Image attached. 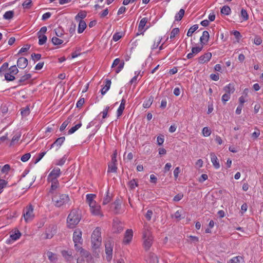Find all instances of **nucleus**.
Here are the masks:
<instances>
[{
    "label": "nucleus",
    "mask_w": 263,
    "mask_h": 263,
    "mask_svg": "<svg viewBox=\"0 0 263 263\" xmlns=\"http://www.w3.org/2000/svg\"><path fill=\"white\" fill-rule=\"evenodd\" d=\"M96 195L93 194H89L86 195V200L88 203L90 207H92L94 206L95 203L96 202L94 200V199L96 198Z\"/></svg>",
    "instance_id": "17"
},
{
    "label": "nucleus",
    "mask_w": 263,
    "mask_h": 263,
    "mask_svg": "<svg viewBox=\"0 0 263 263\" xmlns=\"http://www.w3.org/2000/svg\"><path fill=\"white\" fill-rule=\"evenodd\" d=\"M79 22V26L78 29V32L82 33L86 27V24L83 20H80Z\"/></svg>",
    "instance_id": "23"
},
{
    "label": "nucleus",
    "mask_w": 263,
    "mask_h": 263,
    "mask_svg": "<svg viewBox=\"0 0 263 263\" xmlns=\"http://www.w3.org/2000/svg\"><path fill=\"white\" fill-rule=\"evenodd\" d=\"M39 37V44L40 45H44L47 41V37L46 35L44 34H39L38 35Z\"/></svg>",
    "instance_id": "33"
},
{
    "label": "nucleus",
    "mask_w": 263,
    "mask_h": 263,
    "mask_svg": "<svg viewBox=\"0 0 263 263\" xmlns=\"http://www.w3.org/2000/svg\"><path fill=\"white\" fill-rule=\"evenodd\" d=\"M81 219V216L76 210H72L68 215L67 222L68 227L69 228H73L77 225Z\"/></svg>",
    "instance_id": "1"
},
{
    "label": "nucleus",
    "mask_w": 263,
    "mask_h": 263,
    "mask_svg": "<svg viewBox=\"0 0 263 263\" xmlns=\"http://www.w3.org/2000/svg\"><path fill=\"white\" fill-rule=\"evenodd\" d=\"M21 137V134L20 132L16 133L13 137L10 146L15 144L17 143Z\"/></svg>",
    "instance_id": "27"
},
{
    "label": "nucleus",
    "mask_w": 263,
    "mask_h": 263,
    "mask_svg": "<svg viewBox=\"0 0 263 263\" xmlns=\"http://www.w3.org/2000/svg\"><path fill=\"white\" fill-rule=\"evenodd\" d=\"M111 81L110 80H107L106 81V84L105 86L101 89V94L104 95L109 90L111 85Z\"/></svg>",
    "instance_id": "25"
},
{
    "label": "nucleus",
    "mask_w": 263,
    "mask_h": 263,
    "mask_svg": "<svg viewBox=\"0 0 263 263\" xmlns=\"http://www.w3.org/2000/svg\"><path fill=\"white\" fill-rule=\"evenodd\" d=\"M32 5V1L31 0H26L22 4L23 7L26 9H29Z\"/></svg>",
    "instance_id": "49"
},
{
    "label": "nucleus",
    "mask_w": 263,
    "mask_h": 263,
    "mask_svg": "<svg viewBox=\"0 0 263 263\" xmlns=\"http://www.w3.org/2000/svg\"><path fill=\"white\" fill-rule=\"evenodd\" d=\"M185 11L183 9H181L176 14L175 16V21H179L181 20L184 15Z\"/></svg>",
    "instance_id": "28"
},
{
    "label": "nucleus",
    "mask_w": 263,
    "mask_h": 263,
    "mask_svg": "<svg viewBox=\"0 0 263 263\" xmlns=\"http://www.w3.org/2000/svg\"><path fill=\"white\" fill-rule=\"evenodd\" d=\"M202 133L204 136L208 137L211 135V130L207 127H205L202 129Z\"/></svg>",
    "instance_id": "56"
},
{
    "label": "nucleus",
    "mask_w": 263,
    "mask_h": 263,
    "mask_svg": "<svg viewBox=\"0 0 263 263\" xmlns=\"http://www.w3.org/2000/svg\"><path fill=\"white\" fill-rule=\"evenodd\" d=\"M82 126L81 123H79L76 125L74 126L71 127L69 130H68V134H72L74 133L77 130H78L79 128H80Z\"/></svg>",
    "instance_id": "41"
},
{
    "label": "nucleus",
    "mask_w": 263,
    "mask_h": 263,
    "mask_svg": "<svg viewBox=\"0 0 263 263\" xmlns=\"http://www.w3.org/2000/svg\"><path fill=\"white\" fill-rule=\"evenodd\" d=\"M230 95L229 94L224 93L222 96V98H221L222 103L224 104H225L226 103V102L230 99Z\"/></svg>",
    "instance_id": "53"
},
{
    "label": "nucleus",
    "mask_w": 263,
    "mask_h": 263,
    "mask_svg": "<svg viewBox=\"0 0 263 263\" xmlns=\"http://www.w3.org/2000/svg\"><path fill=\"white\" fill-rule=\"evenodd\" d=\"M164 136L161 135L157 137V141L158 145L160 146L162 145L164 142Z\"/></svg>",
    "instance_id": "54"
},
{
    "label": "nucleus",
    "mask_w": 263,
    "mask_h": 263,
    "mask_svg": "<svg viewBox=\"0 0 263 263\" xmlns=\"http://www.w3.org/2000/svg\"><path fill=\"white\" fill-rule=\"evenodd\" d=\"M225 93H228L230 95L233 93L235 91V88L233 84L230 83L223 88Z\"/></svg>",
    "instance_id": "22"
},
{
    "label": "nucleus",
    "mask_w": 263,
    "mask_h": 263,
    "mask_svg": "<svg viewBox=\"0 0 263 263\" xmlns=\"http://www.w3.org/2000/svg\"><path fill=\"white\" fill-rule=\"evenodd\" d=\"M82 256L85 257V258H90L91 259H92L93 258L92 257V256L91 255V254H90V253L87 251H84L83 250V249H82Z\"/></svg>",
    "instance_id": "52"
},
{
    "label": "nucleus",
    "mask_w": 263,
    "mask_h": 263,
    "mask_svg": "<svg viewBox=\"0 0 263 263\" xmlns=\"http://www.w3.org/2000/svg\"><path fill=\"white\" fill-rule=\"evenodd\" d=\"M48 181L51 182V185L49 193L53 194L54 191L59 187V184L58 180H48Z\"/></svg>",
    "instance_id": "15"
},
{
    "label": "nucleus",
    "mask_w": 263,
    "mask_h": 263,
    "mask_svg": "<svg viewBox=\"0 0 263 263\" xmlns=\"http://www.w3.org/2000/svg\"><path fill=\"white\" fill-rule=\"evenodd\" d=\"M51 41H52V43H53V44H54L55 45H60L63 43V40L59 39V38H58L55 36H54L52 38Z\"/></svg>",
    "instance_id": "44"
},
{
    "label": "nucleus",
    "mask_w": 263,
    "mask_h": 263,
    "mask_svg": "<svg viewBox=\"0 0 263 263\" xmlns=\"http://www.w3.org/2000/svg\"><path fill=\"white\" fill-rule=\"evenodd\" d=\"M30 156H31V155L29 153L25 154V155L22 156V157H21V160L23 162H26L30 158Z\"/></svg>",
    "instance_id": "59"
},
{
    "label": "nucleus",
    "mask_w": 263,
    "mask_h": 263,
    "mask_svg": "<svg viewBox=\"0 0 263 263\" xmlns=\"http://www.w3.org/2000/svg\"><path fill=\"white\" fill-rule=\"evenodd\" d=\"M48 259L50 261L54 262L57 260L56 255L50 251H48L46 253Z\"/></svg>",
    "instance_id": "32"
},
{
    "label": "nucleus",
    "mask_w": 263,
    "mask_h": 263,
    "mask_svg": "<svg viewBox=\"0 0 263 263\" xmlns=\"http://www.w3.org/2000/svg\"><path fill=\"white\" fill-rule=\"evenodd\" d=\"M28 64V60L24 57L20 58L17 61V65L18 68L24 69Z\"/></svg>",
    "instance_id": "12"
},
{
    "label": "nucleus",
    "mask_w": 263,
    "mask_h": 263,
    "mask_svg": "<svg viewBox=\"0 0 263 263\" xmlns=\"http://www.w3.org/2000/svg\"><path fill=\"white\" fill-rule=\"evenodd\" d=\"M34 217L33 208L31 205L27 206L24 210V217L26 222L30 221Z\"/></svg>",
    "instance_id": "4"
},
{
    "label": "nucleus",
    "mask_w": 263,
    "mask_h": 263,
    "mask_svg": "<svg viewBox=\"0 0 263 263\" xmlns=\"http://www.w3.org/2000/svg\"><path fill=\"white\" fill-rule=\"evenodd\" d=\"M113 245L111 241L108 240L105 243V253L106 254V259L110 261L112 258Z\"/></svg>",
    "instance_id": "5"
},
{
    "label": "nucleus",
    "mask_w": 263,
    "mask_h": 263,
    "mask_svg": "<svg viewBox=\"0 0 263 263\" xmlns=\"http://www.w3.org/2000/svg\"><path fill=\"white\" fill-rule=\"evenodd\" d=\"M122 37V35L120 32L116 33L114 34L112 39L114 41L117 42Z\"/></svg>",
    "instance_id": "57"
},
{
    "label": "nucleus",
    "mask_w": 263,
    "mask_h": 263,
    "mask_svg": "<svg viewBox=\"0 0 263 263\" xmlns=\"http://www.w3.org/2000/svg\"><path fill=\"white\" fill-rule=\"evenodd\" d=\"M31 77V75L30 73L26 74L22 77H21V78L18 80V82L21 84L22 83H24L26 81L30 79Z\"/></svg>",
    "instance_id": "38"
},
{
    "label": "nucleus",
    "mask_w": 263,
    "mask_h": 263,
    "mask_svg": "<svg viewBox=\"0 0 263 263\" xmlns=\"http://www.w3.org/2000/svg\"><path fill=\"white\" fill-rule=\"evenodd\" d=\"M46 153V152H44L39 154L38 157L35 160V163H37L38 162H39L42 159V158L45 156Z\"/></svg>",
    "instance_id": "60"
},
{
    "label": "nucleus",
    "mask_w": 263,
    "mask_h": 263,
    "mask_svg": "<svg viewBox=\"0 0 263 263\" xmlns=\"http://www.w3.org/2000/svg\"><path fill=\"white\" fill-rule=\"evenodd\" d=\"M183 195L182 194L179 193L176 195L173 198L174 201H179L183 198Z\"/></svg>",
    "instance_id": "63"
},
{
    "label": "nucleus",
    "mask_w": 263,
    "mask_h": 263,
    "mask_svg": "<svg viewBox=\"0 0 263 263\" xmlns=\"http://www.w3.org/2000/svg\"><path fill=\"white\" fill-rule=\"evenodd\" d=\"M111 200V196L109 195V190L106 192V195L103 198V204L106 205Z\"/></svg>",
    "instance_id": "36"
},
{
    "label": "nucleus",
    "mask_w": 263,
    "mask_h": 263,
    "mask_svg": "<svg viewBox=\"0 0 263 263\" xmlns=\"http://www.w3.org/2000/svg\"><path fill=\"white\" fill-rule=\"evenodd\" d=\"M54 233H55V230L54 229L53 231L52 230L51 231H50L49 229L47 230L46 231V233H45V235H46L45 238L46 239H50V238H51L53 236Z\"/></svg>",
    "instance_id": "42"
},
{
    "label": "nucleus",
    "mask_w": 263,
    "mask_h": 263,
    "mask_svg": "<svg viewBox=\"0 0 263 263\" xmlns=\"http://www.w3.org/2000/svg\"><path fill=\"white\" fill-rule=\"evenodd\" d=\"M243 261V258L240 256H236L230 259L231 263H241Z\"/></svg>",
    "instance_id": "39"
},
{
    "label": "nucleus",
    "mask_w": 263,
    "mask_h": 263,
    "mask_svg": "<svg viewBox=\"0 0 263 263\" xmlns=\"http://www.w3.org/2000/svg\"><path fill=\"white\" fill-rule=\"evenodd\" d=\"M124 228L123 224L118 219H114L112 223V230L114 233H121Z\"/></svg>",
    "instance_id": "6"
},
{
    "label": "nucleus",
    "mask_w": 263,
    "mask_h": 263,
    "mask_svg": "<svg viewBox=\"0 0 263 263\" xmlns=\"http://www.w3.org/2000/svg\"><path fill=\"white\" fill-rule=\"evenodd\" d=\"M67 159V157L66 155H64L61 159L58 160L56 165L59 166H62L65 163Z\"/></svg>",
    "instance_id": "48"
},
{
    "label": "nucleus",
    "mask_w": 263,
    "mask_h": 263,
    "mask_svg": "<svg viewBox=\"0 0 263 263\" xmlns=\"http://www.w3.org/2000/svg\"><path fill=\"white\" fill-rule=\"evenodd\" d=\"M121 204L120 200H116L113 203V205H115V212L117 213L118 212V210L119 209L120 206Z\"/></svg>",
    "instance_id": "51"
},
{
    "label": "nucleus",
    "mask_w": 263,
    "mask_h": 263,
    "mask_svg": "<svg viewBox=\"0 0 263 263\" xmlns=\"http://www.w3.org/2000/svg\"><path fill=\"white\" fill-rule=\"evenodd\" d=\"M90 208L91 213L93 215L102 216L100 211L101 206L97 203H95L94 206L90 207Z\"/></svg>",
    "instance_id": "18"
},
{
    "label": "nucleus",
    "mask_w": 263,
    "mask_h": 263,
    "mask_svg": "<svg viewBox=\"0 0 263 263\" xmlns=\"http://www.w3.org/2000/svg\"><path fill=\"white\" fill-rule=\"evenodd\" d=\"M221 13L228 15L231 13V9L228 6H224L221 9Z\"/></svg>",
    "instance_id": "37"
},
{
    "label": "nucleus",
    "mask_w": 263,
    "mask_h": 263,
    "mask_svg": "<svg viewBox=\"0 0 263 263\" xmlns=\"http://www.w3.org/2000/svg\"><path fill=\"white\" fill-rule=\"evenodd\" d=\"M144 239V247L145 249L147 250H148L152 245L153 243V237L152 238H143Z\"/></svg>",
    "instance_id": "24"
},
{
    "label": "nucleus",
    "mask_w": 263,
    "mask_h": 263,
    "mask_svg": "<svg viewBox=\"0 0 263 263\" xmlns=\"http://www.w3.org/2000/svg\"><path fill=\"white\" fill-rule=\"evenodd\" d=\"M128 185L130 189L134 190L136 186H138V184L136 179H133L128 182Z\"/></svg>",
    "instance_id": "45"
},
{
    "label": "nucleus",
    "mask_w": 263,
    "mask_h": 263,
    "mask_svg": "<svg viewBox=\"0 0 263 263\" xmlns=\"http://www.w3.org/2000/svg\"><path fill=\"white\" fill-rule=\"evenodd\" d=\"M241 16L243 18V21H247L248 19V15L247 12L244 9H241Z\"/></svg>",
    "instance_id": "50"
},
{
    "label": "nucleus",
    "mask_w": 263,
    "mask_h": 263,
    "mask_svg": "<svg viewBox=\"0 0 263 263\" xmlns=\"http://www.w3.org/2000/svg\"><path fill=\"white\" fill-rule=\"evenodd\" d=\"M9 73L15 75L18 72V70L15 65H13L9 68Z\"/></svg>",
    "instance_id": "46"
},
{
    "label": "nucleus",
    "mask_w": 263,
    "mask_h": 263,
    "mask_svg": "<svg viewBox=\"0 0 263 263\" xmlns=\"http://www.w3.org/2000/svg\"><path fill=\"white\" fill-rule=\"evenodd\" d=\"M212 57V54L210 52H207L204 53L203 55L200 56L199 58V63L201 64H203L204 63L208 62L210 61Z\"/></svg>",
    "instance_id": "13"
},
{
    "label": "nucleus",
    "mask_w": 263,
    "mask_h": 263,
    "mask_svg": "<svg viewBox=\"0 0 263 263\" xmlns=\"http://www.w3.org/2000/svg\"><path fill=\"white\" fill-rule=\"evenodd\" d=\"M125 108V106H123L122 105H120L119 107L118 108L117 110V117H119L123 113V111Z\"/></svg>",
    "instance_id": "55"
},
{
    "label": "nucleus",
    "mask_w": 263,
    "mask_h": 263,
    "mask_svg": "<svg viewBox=\"0 0 263 263\" xmlns=\"http://www.w3.org/2000/svg\"><path fill=\"white\" fill-rule=\"evenodd\" d=\"M87 15V13L84 11H81L75 16L76 21H79L80 20H83L85 18Z\"/></svg>",
    "instance_id": "29"
},
{
    "label": "nucleus",
    "mask_w": 263,
    "mask_h": 263,
    "mask_svg": "<svg viewBox=\"0 0 263 263\" xmlns=\"http://www.w3.org/2000/svg\"><path fill=\"white\" fill-rule=\"evenodd\" d=\"M69 121H68V120H66L62 124V125H61L60 127V130L61 132H62L63 131L65 128L66 127V126L68 125V123H69Z\"/></svg>",
    "instance_id": "62"
},
{
    "label": "nucleus",
    "mask_w": 263,
    "mask_h": 263,
    "mask_svg": "<svg viewBox=\"0 0 263 263\" xmlns=\"http://www.w3.org/2000/svg\"><path fill=\"white\" fill-rule=\"evenodd\" d=\"M202 45L201 47L198 46L193 47L192 49V52L187 54L186 56L187 58L189 59L192 58L195 55L200 52L202 50Z\"/></svg>",
    "instance_id": "11"
},
{
    "label": "nucleus",
    "mask_w": 263,
    "mask_h": 263,
    "mask_svg": "<svg viewBox=\"0 0 263 263\" xmlns=\"http://www.w3.org/2000/svg\"><path fill=\"white\" fill-rule=\"evenodd\" d=\"M61 171L58 167L53 168L48 176V180H57V178L60 175Z\"/></svg>",
    "instance_id": "9"
},
{
    "label": "nucleus",
    "mask_w": 263,
    "mask_h": 263,
    "mask_svg": "<svg viewBox=\"0 0 263 263\" xmlns=\"http://www.w3.org/2000/svg\"><path fill=\"white\" fill-rule=\"evenodd\" d=\"M52 200L55 206L60 207L67 203L69 201V198L68 196L65 194H56L52 196Z\"/></svg>",
    "instance_id": "3"
},
{
    "label": "nucleus",
    "mask_w": 263,
    "mask_h": 263,
    "mask_svg": "<svg viewBox=\"0 0 263 263\" xmlns=\"http://www.w3.org/2000/svg\"><path fill=\"white\" fill-rule=\"evenodd\" d=\"M91 245L92 248L96 249L99 248L101 244V229L96 228L91 235Z\"/></svg>",
    "instance_id": "2"
},
{
    "label": "nucleus",
    "mask_w": 263,
    "mask_h": 263,
    "mask_svg": "<svg viewBox=\"0 0 263 263\" xmlns=\"http://www.w3.org/2000/svg\"><path fill=\"white\" fill-rule=\"evenodd\" d=\"M14 12L13 11H8L5 13L3 17L6 20H10L13 17Z\"/></svg>",
    "instance_id": "40"
},
{
    "label": "nucleus",
    "mask_w": 263,
    "mask_h": 263,
    "mask_svg": "<svg viewBox=\"0 0 263 263\" xmlns=\"http://www.w3.org/2000/svg\"><path fill=\"white\" fill-rule=\"evenodd\" d=\"M62 256L67 261H71L73 259V256L71 251L63 250L61 252Z\"/></svg>",
    "instance_id": "21"
},
{
    "label": "nucleus",
    "mask_w": 263,
    "mask_h": 263,
    "mask_svg": "<svg viewBox=\"0 0 263 263\" xmlns=\"http://www.w3.org/2000/svg\"><path fill=\"white\" fill-rule=\"evenodd\" d=\"M85 102L84 98H81L77 103V107L78 108L81 107Z\"/></svg>",
    "instance_id": "64"
},
{
    "label": "nucleus",
    "mask_w": 263,
    "mask_h": 263,
    "mask_svg": "<svg viewBox=\"0 0 263 263\" xmlns=\"http://www.w3.org/2000/svg\"><path fill=\"white\" fill-rule=\"evenodd\" d=\"M209 33L207 31H204L202 36L200 38V42L201 44H205L209 41Z\"/></svg>",
    "instance_id": "20"
},
{
    "label": "nucleus",
    "mask_w": 263,
    "mask_h": 263,
    "mask_svg": "<svg viewBox=\"0 0 263 263\" xmlns=\"http://www.w3.org/2000/svg\"><path fill=\"white\" fill-rule=\"evenodd\" d=\"M152 236L151 235V232L148 229V228L144 226V230L143 232V238H152Z\"/></svg>",
    "instance_id": "26"
},
{
    "label": "nucleus",
    "mask_w": 263,
    "mask_h": 263,
    "mask_svg": "<svg viewBox=\"0 0 263 263\" xmlns=\"http://www.w3.org/2000/svg\"><path fill=\"white\" fill-rule=\"evenodd\" d=\"M147 22V18L146 17H143L140 21L139 26H138V32L137 33V35L139 34H142L145 30H143L144 27L145 26L146 23Z\"/></svg>",
    "instance_id": "14"
},
{
    "label": "nucleus",
    "mask_w": 263,
    "mask_h": 263,
    "mask_svg": "<svg viewBox=\"0 0 263 263\" xmlns=\"http://www.w3.org/2000/svg\"><path fill=\"white\" fill-rule=\"evenodd\" d=\"M110 107L109 106H106L105 109L101 112V114H102L103 119H105L107 117V114Z\"/></svg>",
    "instance_id": "58"
},
{
    "label": "nucleus",
    "mask_w": 263,
    "mask_h": 263,
    "mask_svg": "<svg viewBox=\"0 0 263 263\" xmlns=\"http://www.w3.org/2000/svg\"><path fill=\"white\" fill-rule=\"evenodd\" d=\"M179 29L178 28H174L171 32L170 39H173L175 36L179 33Z\"/></svg>",
    "instance_id": "47"
},
{
    "label": "nucleus",
    "mask_w": 263,
    "mask_h": 263,
    "mask_svg": "<svg viewBox=\"0 0 263 263\" xmlns=\"http://www.w3.org/2000/svg\"><path fill=\"white\" fill-rule=\"evenodd\" d=\"M198 28V25L196 24L192 26L188 30L187 35L191 36L193 33Z\"/></svg>",
    "instance_id": "35"
},
{
    "label": "nucleus",
    "mask_w": 263,
    "mask_h": 263,
    "mask_svg": "<svg viewBox=\"0 0 263 263\" xmlns=\"http://www.w3.org/2000/svg\"><path fill=\"white\" fill-rule=\"evenodd\" d=\"M133 232L132 229H127L125 233L123 243L125 244L129 243L133 238Z\"/></svg>",
    "instance_id": "10"
},
{
    "label": "nucleus",
    "mask_w": 263,
    "mask_h": 263,
    "mask_svg": "<svg viewBox=\"0 0 263 263\" xmlns=\"http://www.w3.org/2000/svg\"><path fill=\"white\" fill-rule=\"evenodd\" d=\"M211 161L213 163L214 167L216 169H218L220 167V164L218 162L217 156L214 153L210 154Z\"/></svg>",
    "instance_id": "16"
},
{
    "label": "nucleus",
    "mask_w": 263,
    "mask_h": 263,
    "mask_svg": "<svg viewBox=\"0 0 263 263\" xmlns=\"http://www.w3.org/2000/svg\"><path fill=\"white\" fill-rule=\"evenodd\" d=\"M146 261L147 263H158V258L154 253H151L147 257Z\"/></svg>",
    "instance_id": "19"
},
{
    "label": "nucleus",
    "mask_w": 263,
    "mask_h": 263,
    "mask_svg": "<svg viewBox=\"0 0 263 263\" xmlns=\"http://www.w3.org/2000/svg\"><path fill=\"white\" fill-rule=\"evenodd\" d=\"M117 167L116 163L111 162V163L108 164V172L116 173L117 172Z\"/></svg>",
    "instance_id": "30"
},
{
    "label": "nucleus",
    "mask_w": 263,
    "mask_h": 263,
    "mask_svg": "<svg viewBox=\"0 0 263 263\" xmlns=\"http://www.w3.org/2000/svg\"><path fill=\"white\" fill-rule=\"evenodd\" d=\"M21 236V232L19 231L18 230H15V231L14 233H12V234H11L10 235V237L11 238V239L13 240H16L17 239H18L20 236Z\"/></svg>",
    "instance_id": "31"
},
{
    "label": "nucleus",
    "mask_w": 263,
    "mask_h": 263,
    "mask_svg": "<svg viewBox=\"0 0 263 263\" xmlns=\"http://www.w3.org/2000/svg\"><path fill=\"white\" fill-rule=\"evenodd\" d=\"M14 74H12L9 72L6 73L5 74V79L7 81H12L15 80V78L13 76Z\"/></svg>",
    "instance_id": "43"
},
{
    "label": "nucleus",
    "mask_w": 263,
    "mask_h": 263,
    "mask_svg": "<svg viewBox=\"0 0 263 263\" xmlns=\"http://www.w3.org/2000/svg\"><path fill=\"white\" fill-rule=\"evenodd\" d=\"M153 101V97H150L148 99L145 100L144 102L143 103V106L145 108H149L151 105H152Z\"/></svg>",
    "instance_id": "34"
},
{
    "label": "nucleus",
    "mask_w": 263,
    "mask_h": 263,
    "mask_svg": "<svg viewBox=\"0 0 263 263\" xmlns=\"http://www.w3.org/2000/svg\"><path fill=\"white\" fill-rule=\"evenodd\" d=\"M10 166L9 164H5L2 168L1 171L3 173H7L10 170Z\"/></svg>",
    "instance_id": "61"
},
{
    "label": "nucleus",
    "mask_w": 263,
    "mask_h": 263,
    "mask_svg": "<svg viewBox=\"0 0 263 263\" xmlns=\"http://www.w3.org/2000/svg\"><path fill=\"white\" fill-rule=\"evenodd\" d=\"M65 140V137H61L58 138L50 146V149L55 148L57 151L61 147Z\"/></svg>",
    "instance_id": "7"
},
{
    "label": "nucleus",
    "mask_w": 263,
    "mask_h": 263,
    "mask_svg": "<svg viewBox=\"0 0 263 263\" xmlns=\"http://www.w3.org/2000/svg\"><path fill=\"white\" fill-rule=\"evenodd\" d=\"M82 232L80 230H76L73 234V240L75 243L74 247H77L78 243H81Z\"/></svg>",
    "instance_id": "8"
}]
</instances>
